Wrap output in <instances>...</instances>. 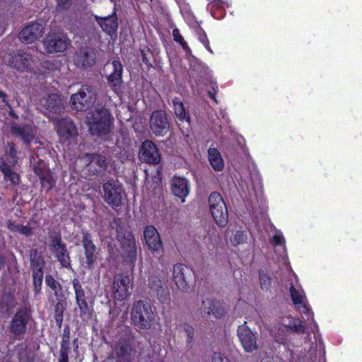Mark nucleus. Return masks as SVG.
Segmentation results:
<instances>
[{
	"mask_svg": "<svg viewBox=\"0 0 362 362\" xmlns=\"http://www.w3.org/2000/svg\"><path fill=\"white\" fill-rule=\"evenodd\" d=\"M87 122L93 135L106 134L110 131L112 117L107 109L99 108L87 117Z\"/></svg>",
	"mask_w": 362,
	"mask_h": 362,
	"instance_id": "obj_1",
	"label": "nucleus"
},
{
	"mask_svg": "<svg viewBox=\"0 0 362 362\" xmlns=\"http://www.w3.org/2000/svg\"><path fill=\"white\" fill-rule=\"evenodd\" d=\"M131 320L138 328L149 329L154 322V313L148 303L139 300L135 302L131 310Z\"/></svg>",
	"mask_w": 362,
	"mask_h": 362,
	"instance_id": "obj_2",
	"label": "nucleus"
},
{
	"mask_svg": "<svg viewBox=\"0 0 362 362\" xmlns=\"http://www.w3.org/2000/svg\"><path fill=\"white\" fill-rule=\"evenodd\" d=\"M96 100V93L90 86H82L80 90L72 94L70 98V105L76 111H86L91 107Z\"/></svg>",
	"mask_w": 362,
	"mask_h": 362,
	"instance_id": "obj_3",
	"label": "nucleus"
},
{
	"mask_svg": "<svg viewBox=\"0 0 362 362\" xmlns=\"http://www.w3.org/2000/svg\"><path fill=\"white\" fill-rule=\"evenodd\" d=\"M208 203L211 214L216 224L221 227L226 226L228 221V214L221 195L216 192L211 193Z\"/></svg>",
	"mask_w": 362,
	"mask_h": 362,
	"instance_id": "obj_4",
	"label": "nucleus"
},
{
	"mask_svg": "<svg viewBox=\"0 0 362 362\" xmlns=\"http://www.w3.org/2000/svg\"><path fill=\"white\" fill-rule=\"evenodd\" d=\"M291 276L296 280V283H291L289 288L293 304L300 313L308 315V320H313V313L311 312L310 308L308 304L304 291L298 284L297 276L295 273H292Z\"/></svg>",
	"mask_w": 362,
	"mask_h": 362,
	"instance_id": "obj_5",
	"label": "nucleus"
},
{
	"mask_svg": "<svg viewBox=\"0 0 362 362\" xmlns=\"http://www.w3.org/2000/svg\"><path fill=\"white\" fill-rule=\"evenodd\" d=\"M69 43L66 35L60 32L48 33L42 41L44 49L47 54L63 52Z\"/></svg>",
	"mask_w": 362,
	"mask_h": 362,
	"instance_id": "obj_6",
	"label": "nucleus"
},
{
	"mask_svg": "<svg viewBox=\"0 0 362 362\" xmlns=\"http://www.w3.org/2000/svg\"><path fill=\"white\" fill-rule=\"evenodd\" d=\"M237 334L244 350L252 353L259 349L257 344V332H252L247 325V322L238 326Z\"/></svg>",
	"mask_w": 362,
	"mask_h": 362,
	"instance_id": "obj_7",
	"label": "nucleus"
},
{
	"mask_svg": "<svg viewBox=\"0 0 362 362\" xmlns=\"http://www.w3.org/2000/svg\"><path fill=\"white\" fill-rule=\"evenodd\" d=\"M120 247L119 252L127 262L134 263L136 259V247L134 235L127 233L124 236H119Z\"/></svg>",
	"mask_w": 362,
	"mask_h": 362,
	"instance_id": "obj_8",
	"label": "nucleus"
},
{
	"mask_svg": "<svg viewBox=\"0 0 362 362\" xmlns=\"http://www.w3.org/2000/svg\"><path fill=\"white\" fill-rule=\"evenodd\" d=\"M50 250L62 267H70L69 252L59 234H54L51 237Z\"/></svg>",
	"mask_w": 362,
	"mask_h": 362,
	"instance_id": "obj_9",
	"label": "nucleus"
},
{
	"mask_svg": "<svg viewBox=\"0 0 362 362\" xmlns=\"http://www.w3.org/2000/svg\"><path fill=\"white\" fill-rule=\"evenodd\" d=\"M132 279L129 276L117 274L115 276L112 285V296L118 300H125L129 296V286Z\"/></svg>",
	"mask_w": 362,
	"mask_h": 362,
	"instance_id": "obj_10",
	"label": "nucleus"
},
{
	"mask_svg": "<svg viewBox=\"0 0 362 362\" xmlns=\"http://www.w3.org/2000/svg\"><path fill=\"white\" fill-rule=\"evenodd\" d=\"M30 319V313L26 308L19 310L13 316L11 324L10 331L16 337H18L26 331V325Z\"/></svg>",
	"mask_w": 362,
	"mask_h": 362,
	"instance_id": "obj_11",
	"label": "nucleus"
},
{
	"mask_svg": "<svg viewBox=\"0 0 362 362\" xmlns=\"http://www.w3.org/2000/svg\"><path fill=\"white\" fill-rule=\"evenodd\" d=\"M8 65L19 71L28 70L33 62V56L26 52L19 50L8 55V59H5Z\"/></svg>",
	"mask_w": 362,
	"mask_h": 362,
	"instance_id": "obj_12",
	"label": "nucleus"
},
{
	"mask_svg": "<svg viewBox=\"0 0 362 362\" xmlns=\"http://www.w3.org/2000/svg\"><path fill=\"white\" fill-rule=\"evenodd\" d=\"M45 32L42 23H32L24 27L19 33L20 40L25 44H30L39 40Z\"/></svg>",
	"mask_w": 362,
	"mask_h": 362,
	"instance_id": "obj_13",
	"label": "nucleus"
},
{
	"mask_svg": "<svg viewBox=\"0 0 362 362\" xmlns=\"http://www.w3.org/2000/svg\"><path fill=\"white\" fill-rule=\"evenodd\" d=\"M72 283L75 293L76 302L80 310V316L83 320H88L91 316V310L86 300L84 290L78 279H74Z\"/></svg>",
	"mask_w": 362,
	"mask_h": 362,
	"instance_id": "obj_14",
	"label": "nucleus"
},
{
	"mask_svg": "<svg viewBox=\"0 0 362 362\" xmlns=\"http://www.w3.org/2000/svg\"><path fill=\"white\" fill-rule=\"evenodd\" d=\"M145 243L148 249L154 253L161 255L163 251V243L157 229L151 226H146L144 230Z\"/></svg>",
	"mask_w": 362,
	"mask_h": 362,
	"instance_id": "obj_15",
	"label": "nucleus"
},
{
	"mask_svg": "<svg viewBox=\"0 0 362 362\" xmlns=\"http://www.w3.org/2000/svg\"><path fill=\"white\" fill-rule=\"evenodd\" d=\"M104 198L107 203L115 206L121 204L123 190L117 182H107L103 185Z\"/></svg>",
	"mask_w": 362,
	"mask_h": 362,
	"instance_id": "obj_16",
	"label": "nucleus"
},
{
	"mask_svg": "<svg viewBox=\"0 0 362 362\" xmlns=\"http://www.w3.org/2000/svg\"><path fill=\"white\" fill-rule=\"evenodd\" d=\"M141 161L149 164H158L160 160V156L156 146L151 141L142 143L139 153Z\"/></svg>",
	"mask_w": 362,
	"mask_h": 362,
	"instance_id": "obj_17",
	"label": "nucleus"
},
{
	"mask_svg": "<svg viewBox=\"0 0 362 362\" xmlns=\"http://www.w3.org/2000/svg\"><path fill=\"white\" fill-rule=\"evenodd\" d=\"M150 127L156 135L163 136L166 134L170 127L166 114L163 111L153 112L150 119Z\"/></svg>",
	"mask_w": 362,
	"mask_h": 362,
	"instance_id": "obj_18",
	"label": "nucleus"
},
{
	"mask_svg": "<svg viewBox=\"0 0 362 362\" xmlns=\"http://www.w3.org/2000/svg\"><path fill=\"white\" fill-rule=\"evenodd\" d=\"M57 131L61 142L74 140L78 135L76 128L71 120L62 119L58 121Z\"/></svg>",
	"mask_w": 362,
	"mask_h": 362,
	"instance_id": "obj_19",
	"label": "nucleus"
},
{
	"mask_svg": "<svg viewBox=\"0 0 362 362\" xmlns=\"http://www.w3.org/2000/svg\"><path fill=\"white\" fill-rule=\"evenodd\" d=\"M81 243L84 250L86 264L88 268L93 269L97 259V247L93 243L90 235L88 232H83Z\"/></svg>",
	"mask_w": 362,
	"mask_h": 362,
	"instance_id": "obj_20",
	"label": "nucleus"
},
{
	"mask_svg": "<svg viewBox=\"0 0 362 362\" xmlns=\"http://www.w3.org/2000/svg\"><path fill=\"white\" fill-rule=\"evenodd\" d=\"M200 310L201 313L212 315L216 318H220L226 313V309L221 302L210 298L202 301Z\"/></svg>",
	"mask_w": 362,
	"mask_h": 362,
	"instance_id": "obj_21",
	"label": "nucleus"
},
{
	"mask_svg": "<svg viewBox=\"0 0 362 362\" xmlns=\"http://www.w3.org/2000/svg\"><path fill=\"white\" fill-rule=\"evenodd\" d=\"M189 274V269L184 264H177L173 267V279L179 289L187 288V276Z\"/></svg>",
	"mask_w": 362,
	"mask_h": 362,
	"instance_id": "obj_22",
	"label": "nucleus"
},
{
	"mask_svg": "<svg viewBox=\"0 0 362 362\" xmlns=\"http://www.w3.org/2000/svg\"><path fill=\"white\" fill-rule=\"evenodd\" d=\"M40 106L41 108L54 113H59L63 109L62 100L57 93H52L42 98L40 100Z\"/></svg>",
	"mask_w": 362,
	"mask_h": 362,
	"instance_id": "obj_23",
	"label": "nucleus"
},
{
	"mask_svg": "<svg viewBox=\"0 0 362 362\" xmlns=\"http://www.w3.org/2000/svg\"><path fill=\"white\" fill-rule=\"evenodd\" d=\"M11 132L20 137L26 145H29L34 139L37 130L30 125L14 124L11 127Z\"/></svg>",
	"mask_w": 362,
	"mask_h": 362,
	"instance_id": "obj_24",
	"label": "nucleus"
},
{
	"mask_svg": "<svg viewBox=\"0 0 362 362\" xmlns=\"http://www.w3.org/2000/svg\"><path fill=\"white\" fill-rule=\"evenodd\" d=\"M95 53L88 48L80 49L74 57L75 64L81 68H88L95 63Z\"/></svg>",
	"mask_w": 362,
	"mask_h": 362,
	"instance_id": "obj_25",
	"label": "nucleus"
},
{
	"mask_svg": "<svg viewBox=\"0 0 362 362\" xmlns=\"http://www.w3.org/2000/svg\"><path fill=\"white\" fill-rule=\"evenodd\" d=\"M172 191L177 197L182 199V202H185V198L189 194L188 182L186 179L181 177H174L172 180Z\"/></svg>",
	"mask_w": 362,
	"mask_h": 362,
	"instance_id": "obj_26",
	"label": "nucleus"
},
{
	"mask_svg": "<svg viewBox=\"0 0 362 362\" xmlns=\"http://www.w3.org/2000/svg\"><path fill=\"white\" fill-rule=\"evenodd\" d=\"M132 354L131 344L127 341H119L115 349V354L117 362H130Z\"/></svg>",
	"mask_w": 362,
	"mask_h": 362,
	"instance_id": "obj_27",
	"label": "nucleus"
},
{
	"mask_svg": "<svg viewBox=\"0 0 362 362\" xmlns=\"http://www.w3.org/2000/svg\"><path fill=\"white\" fill-rule=\"evenodd\" d=\"M95 19L104 32L107 33L110 35L115 33L118 26L116 16H111L105 18H101L96 16Z\"/></svg>",
	"mask_w": 362,
	"mask_h": 362,
	"instance_id": "obj_28",
	"label": "nucleus"
},
{
	"mask_svg": "<svg viewBox=\"0 0 362 362\" xmlns=\"http://www.w3.org/2000/svg\"><path fill=\"white\" fill-rule=\"evenodd\" d=\"M209 161L216 171H221L224 168V161L221 153L212 146L209 147L208 150Z\"/></svg>",
	"mask_w": 362,
	"mask_h": 362,
	"instance_id": "obj_29",
	"label": "nucleus"
},
{
	"mask_svg": "<svg viewBox=\"0 0 362 362\" xmlns=\"http://www.w3.org/2000/svg\"><path fill=\"white\" fill-rule=\"evenodd\" d=\"M281 323L286 327L290 328L292 331L298 333L305 332V325L298 319L290 315L284 316L281 319Z\"/></svg>",
	"mask_w": 362,
	"mask_h": 362,
	"instance_id": "obj_30",
	"label": "nucleus"
},
{
	"mask_svg": "<svg viewBox=\"0 0 362 362\" xmlns=\"http://www.w3.org/2000/svg\"><path fill=\"white\" fill-rule=\"evenodd\" d=\"M113 71L108 76L107 79L109 83L112 86H116L122 82V74L123 67L122 63L118 60H114L112 63Z\"/></svg>",
	"mask_w": 362,
	"mask_h": 362,
	"instance_id": "obj_31",
	"label": "nucleus"
},
{
	"mask_svg": "<svg viewBox=\"0 0 362 362\" xmlns=\"http://www.w3.org/2000/svg\"><path fill=\"white\" fill-rule=\"evenodd\" d=\"M16 305L13 294L11 293H4L0 300V310L1 313H7Z\"/></svg>",
	"mask_w": 362,
	"mask_h": 362,
	"instance_id": "obj_32",
	"label": "nucleus"
},
{
	"mask_svg": "<svg viewBox=\"0 0 362 362\" xmlns=\"http://www.w3.org/2000/svg\"><path fill=\"white\" fill-rule=\"evenodd\" d=\"M1 172L4 173V178L9 180L13 185H18L20 181V176L18 173L14 172L10 166L6 163H3L0 167Z\"/></svg>",
	"mask_w": 362,
	"mask_h": 362,
	"instance_id": "obj_33",
	"label": "nucleus"
},
{
	"mask_svg": "<svg viewBox=\"0 0 362 362\" xmlns=\"http://www.w3.org/2000/svg\"><path fill=\"white\" fill-rule=\"evenodd\" d=\"M175 116L181 122L189 123V117L187 115L183 103L177 98L173 100Z\"/></svg>",
	"mask_w": 362,
	"mask_h": 362,
	"instance_id": "obj_34",
	"label": "nucleus"
},
{
	"mask_svg": "<svg viewBox=\"0 0 362 362\" xmlns=\"http://www.w3.org/2000/svg\"><path fill=\"white\" fill-rule=\"evenodd\" d=\"M7 226L11 231L13 233H18L26 236L30 235L32 233L31 228L28 225H16L11 221H8Z\"/></svg>",
	"mask_w": 362,
	"mask_h": 362,
	"instance_id": "obj_35",
	"label": "nucleus"
},
{
	"mask_svg": "<svg viewBox=\"0 0 362 362\" xmlns=\"http://www.w3.org/2000/svg\"><path fill=\"white\" fill-rule=\"evenodd\" d=\"M83 159L86 162H89L91 163H97V165L101 168H104L105 167V158L100 156H94V155H89L86 154L83 156Z\"/></svg>",
	"mask_w": 362,
	"mask_h": 362,
	"instance_id": "obj_36",
	"label": "nucleus"
},
{
	"mask_svg": "<svg viewBox=\"0 0 362 362\" xmlns=\"http://www.w3.org/2000/svg\"><path fill=\"white\" fill-rule=\"evenodd\" d=\"M65 310V303L62 300L57 302L55 306V320L58 325H61L63 321V313Z\"/></svg>",
	"mask_w": 362,
	"mask_h": 362,
	"instance_id": "obj_37",
	"label": "nucleus"
},
{
	"mask_svg": "<svg viewBox=\"0 0 362 362\" xmlns=\"http://www.w3.org/2000/svg\"><path fill=\"white\" fill-rule=\"evenodd\" d=\"M45 283L54 292L55 296H57L59 292L62 290L61 285L51 276L45 277Z\"/></svg>",
	"mask_w": 362,
	"mask_h": 362,
	"instance_id": "obj_38",
	"label": "nucleus"
},
{
	"mask_svg": "<svg viewBox=\"0 0 362 362\" xmlns=\"http://www.w3.org/2000/svg\"><path fill=\"white\" fill-rule=\"evenodd\" d=\"M173 35L174 40L180 43L185 50L188 51L189 49L187 42L185 41L183 37L180 33V31L177 28L173 29Z\"/></svg>",
	"mask_w": 362,
	"mask_h": 362,
	"instance_id": "obj_39",
	"label": "nucleus"
},
{
	"mask_svg": "<svg viewBox=\"0 0 362 362\" xmlns=\"http://www.w3.org/2000/svg\"><path fill=\"white\" fill-rule=\"evenodd\" d=\"M259 284L263 290H268L271 285V278L265 273H259Z\"/></svg>",
	"mask_w": 362,
	"mask_h": 362,
	"instance_id": "obj_40",
	"label": "nucleus"
},
{
	"mask_svg": "<svg viewBox=\"0 0 362 362\" xmlns=\"http://www.w3.org/2000/svg\"><path fill=\"white\" fill-rule=\"evenodd\" d=\"M246 240V235L243 231H236L230 238L231 242L235 245L243 243Z\"/></svg>",
	"mask_w": 362,
	"mask_h": 362,
	"instance_id": "obj_41",
	"label": "nucleus"
},
{
	"mask_svg": "<svg viewBox=\"0 0 362 362\" xmlns=\"http://www.w3.org/2000/svg\"><path fill=\"white\" fill-rule=\"evenodd\" d=\"M272 243L274 245H284L285 243V239L282 235V233L276 230L275 231V233L273 235L272 238Z\"/></svg>",
	"mask_w": 362,
	"mask_h": 362,
	"instance_id": "obj_42",
	"label": "nucleus"
},
{
	"mask_svg": "<svg viewBox=\"0 0 362 362\" xmlns=\"http://www.w3.org/2000/svg\"><path fill=\"white\" fill-rule=\"evenodd\" d=\"M161 284L160 279L157 276H152L149 279V286L155 291H158L160 288H162Z\"/></svg>",
	"mask_w": 362,
	"mask_h": 362,
	"instance_id": "obj_43",
	"label": "nucleus"
},
{
	"mask_svg": "<svg viewBox=\"0 0 362 362\" xmlns=\"http://www.w3.org/2000/svg\"><path fill=\"white\" fill-rule=\"evenodd\" d=\"M184 330L187 334V343H191L193 341L194 330L192 325L189 324H185L183 326Z\"/></svg>",
	"mask_w": 362,
	"mask_h": 362,
	"instance_id": "obj_44",
	"label": "nucleus"
},
{
	"mask_svg": "<svg viewBox=\"0 0 362 362\" xmlns=\"http://www.w3.org/2000/svg\"><path fill=\"white\" fill-rule=\"evenodd\" d=\"M6 153L13 159V163L16 164L17 163L16 160V150L15 148V145L12 143L8 144L7 148H6Z\"/></svg>",
	"mask_w": 362,
	"mask_h": 362,
	"instance_id": "obj_45",
	"label": "nucleus"
},
{
	"mask_svg": "<svg viewBox=\"0 0 362 362\" xmlns=\"http://www.w3.org/2000/svg\"><path fill=\"white\" fill-rule=\"evenodd\" d=\"M59 362H69L68 350L64 343L62 344Z\"/></svg>",
	"mask_w": 362,
	"mask_h": 362,
	"instance_id": "obj_46",
	"label": "nucleus"
},
{
	"mask_svg": "<svg viewBox=\"0 0 362 362\" xmlns=\"http://www.w3.org/2000/svg\"><path fill=\"white\" fill-rule=\"evenodd\" d=\"M212 362H230V361L223 354L214 353L212 356Z\"/></svg>",
	"mask_w": 362,
	"mask_h": 362,
	"instance_id": "obj_47",
	"label": "nucleus"
},
{
	"mask_svg": "<svg viewBox=\"0 0 362 362\" xmlns=\"http://www.w3.org/2000/svg\"><path fill=\"white\" fill-rule=\"evenodd\" d=\"M41 179H42V185L45 188L49 189L54 185V181L49 177H42Z\"/></svg>",
	"mask_w": 362,
	"mask_h": 362,
	"instance_id": "obj_48",
	"label": "nucleus"
},
{
	"mask_svg": "<svg viewBox=\"0 0 362 362\" xmlns=\"http://www.w3.org/2000/svg\"><path fill=\"white\" fill-rule=\"evenodd\" d=\"M37 255V253L36 252H35L34 255L33 254H31L30 255V261H31V264L33 266V267H35L36 266V268L39 267L40 269H41V259L40 257H37L36 259H35V256Z\"/></svg>",
	"mask_w": 362,
	"mask_h": 362,
	"instance_id": "obj_49",
	"label": "nucleus"
},
{
	"mask_svg": "<svg viewBox=\"0 0 362 362\" xmlns=\"http://www.w3.org/2000/svg\"><path fill=\"white\" fill-rule=\"evenodd\" d=\"M200 40L204 45V47L210 52H212L211 49L209 47V41L206 37V35L204 33L203 35H201L199 37Z\"/></svg>",
	"mask_w": 362,
	"mask_h": 362,
	"instance_id": "obj_50",
	"label": "nucleus"
},
{
	"mask_svg": "<svg viewBox=\"0 0 362 362\" xmlns=\"http://www.w3.org/2000/svg\"><path fill=\"white\" fill-rule=\"evenodd\" d=\"M71 0H57V7L64 9L69 6Z\"/></svg>",
	"mask_w": 362,
	"mask_h": 362,
	"instance_id": "obj_51",
	"label": "nucleus"
},
{
	"mask_svg": "<svg viewBox=\"0 0 362 362\" xmlns=\"http://www.w3.org/2000/svg\"><path fill=\"white\" fill-rule=\"evenodd\" d=\"M0 99H1L2 102L4 103L6 105H8V102L7 100V95L6 93L0 90Z\"/></svg>",
	"mask_w": 362,
	"mask_h": 362,
	"instance_id": "obj_52",
	"label": "nucleus"
},
{
	"mask_svg": "<svg viewBox=\"0 0 362 362\" xmlns=\"http://www.w3.org/2000/svg\"><path fill=\"white\" fill-rule=\"evenodd\" d=\"M5 262L2 257L0 256V269L2 268V267L4 265Z\"/></svg>",
	"mask_w": 362,
	"mask_h": 362,
	"instance_id": "obj_53",
	"label": "nucleus"
},
{
	"mask_svg": "<svg viewBox=\"0 0 362 362\" xmlns=\"http://www.w3.org/2000/svg\"><path fill=\"white\" fill-rule=\"evenodd\" d=\"M209 95L210 96V98H211L212 99H214L216 102V98H215V94L211 91H209Z\"/></svg>",
	"mask_w": 362,
	"mask_h": 362,
	"instance_id": "obj_54",
	"label": "nucleus"
},
{
	"mask_svg": "<svg viewBox=\"0 0 362 362\" xmlns=\"http://www.w3.org/2000/svg\"><path fill=\"white\" fill-rule=\"evenodd\" d=\"M33 168H34V170H35V173L37 175H38L39 176H41V173L40 172V170L37 168H36V167H34Z\"/></svg>",
	"mask_w": 362,
	"mask_h": 362,
	"instance_id": "obj_55",
	"label": "nucleus"
},
{
	"mask_svg": "<svg viewBox=\"0 0 362 362\" xmlns=\"http://www.w3.org/2000/svg\"><path fill=\"white\" fill-rule=\"evenodd\" d=\"M177 2L180 1V0H175Z\"/></svg>",
	"mask_w": 362,
	"mask_h": 362,
	"instance_id": "obj_56",
	"label": "nucleus"
}]
</instances>
